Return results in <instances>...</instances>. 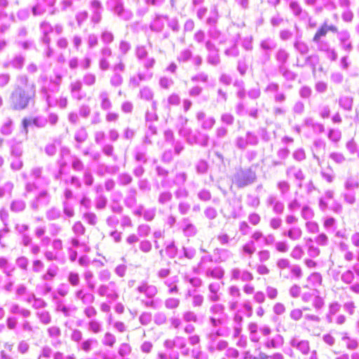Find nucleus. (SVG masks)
<instances>
[{
	"mask_svg": "<svg viewBox=\"0 0 359 359\" xmlns=\"http://www.w3.org/2000/svg\"><path fill=\"white\" fill-rule=\"evenodd\" d=\"M188 175L184 171L177 172L172 180V184L177 187L184 186L187 180Z\"/></svg>",
	"mask_w": 359,
	"mask_h": 359,
	"instance_id": "37998d69",
	"label": "nucleus"
},
{
	"mask_svg": "<svg viewBox=\"0 0 359 359\" xmlns=\"http://www.w3.org/2000/svg\"><path fill=\"white\" fill-rule=\"evenodd\" d=\"M135 52V56L139 61H142L148 57L149 53L144 46H137Z\"/></svg>",
	"mask_w": 359,
	"mask_h": 359,
	"instance_id": "0e129e2a",
	"label": "nucleus"
},
{
	"mask_svg": "<svg viewBox=\"0 0 359 359\" xmlns=\"http://www.w3.org/2000/svg\"><path fill=\"white\" fill-rule=\"evenodd\" d=\"M177 278L173 276L164 280V284L168 287V293L170 294H177L179 292V288L177 285Z\"/></svg>",
	"mask_w": 359,
	"mask_h": 359,
	"instance_id": "ea45409f",
	"label": "nucleus"
},
{
	"mask_svg": "<svg viewBox=\"0 0 359 359\" xmlns=\"http://www.w3.org/2000/svg\"><path fill=\"white\" fill-rule=\"evenodd\" d=\"M284 344V339L280 334H276L272 338H267L264 342V346L266 348H279Z\"/></svg>",
	"mask_w": 359,
	"mask_h": 359,
	"instance_id": "a878e982",
	"label": "nucleus"
},
{
	"mask_svg": "<svg viewBox=\"0 0 359 359\" xmlns=\"http://www.w3.org/2000/svg\"><path fill=\"white\" fill-rule=\"evenodd\" d=\"M257 180V175L251 168L238 169L232 177L233 183L239 189L253 184Z\"/></svg>",
	"mask_w": 359,
	"mask_h": 359,
	"instance_id": "39448f33",
	"label": "nucleus"
},
{
	"mask_svg": "<svg viewBox=\"0 0 359 359\" xmlns=\"http://www.w3.org/2000/svg\"><path fill=\"white\" fill-rule=\"evenodd\" d=\"M51 246L52 250H47L43 253L46 259L48 262L55 261L58 264H64L66 262V258L62 252L63 245L62 240L60 238L53 239L51 242Z\"/></svg>",
	"mask_w": 359,
	"mask_h": 359,
	"instance_id": "423d86ee",
	"label": "nucleus"
},
{
	"mask_svg": "<svg viewBox=\"0 0 359 359\" xmlns=\"http://www.w3.org/2000/svg\"><path fill=\"white\" fill-rule=\"evenodd\" d=\"M294 47L301 55H306L309 50L308 45L300 40L295 41Z\"/></svg>",
	"mask_w": 359,
	"mask_h": 359,
	"instance_id": "338daca9",
	"label": "nucleus"
},
{
	"mask_svg": "<svg viewBox=\"0 0 359 359\" xmlns=\"http://www.w3.org/2000/svg\"><path fill=\"white\" fill-rule=\"evenodd\" d=\"M100 102V107L104 111H108L111 109L112 103L109 99V95L106 90H102L98 95Z\"/></svg>",
	"mask_w": 359,
	"mask_h": 359,
	"instance_id": "7c9ffc66",
	"label": "nucleus"
},
{
	"mask_svg": "<svg viewBox=\"0 0 359 359\" xmlns=\"http://www.w3.org/2000/svg\"><path fill=\"white\" fill-rule=\"evenodd\" d=\"M27 204L24 200L22 199H15L11 201L10 205V210L13 212H21L24 211L26 208Z\"/></svg>",
	"mask_w": 359,
	"mask_h": 359,
	"instance_id": "4c0bfd02",
	"label": "nucleus"
},
{
	"mask_svg": "<svg viewBox=\"0 0 359 359\" xmlns=\"http://www.w3.org/2000/svg\"><path fill=\"white\" fill-rule=\"evenodd\" d=\"M341 107L347 111H351L353 106V98L348 96H342L339 100Z\"/></svg>",
	"mask_w": 359,
	"mask_h": 359,
	"instance_id": "4d7b16f0",
	"label": "nucleus"
},
{
	"mask_svg": "<svg viewBox=\"0 0 359 359\" xmlns=\"http://www.w3.org/2000/svg\"><path fill=\"white\" fill-rule=\"evenodd\" d=\"M137 191L135 188H130L127 191V195L124 199L125 205L128 208H133L137 203Z\"/></svg>",
	"mask_w": 359,
	"mask_h": 359,
	"instance_id": "473e14b6",
	"label": "nucleus"
},
{
	"mask_svg": "<svg viewBox=\"0 0 359 359\" xmlns=\"http://www.w3.org/2000/svg\"><path fill=\"white\" fill-rule=\"evenodd\" d=\"M212 262V257L210 255L202 256L194 271L197 274H203L207 278L222 279L224 275V271L221 266H209L208 264Z\"/></svg>",
	"mask_w": 359,
	"mask_h": 359,
	"instance_id": "f03ea898",
	"label": "nucleus"
},
{
	"mask_svg": "<svg viewBox=\"0 0 359 359\" xmlns=\"http://www.w3.org/2000/svg\"><path fill=\"white\" fill-rule=\"evenodd\" d=\"M117 182L120 186H128L132 183L133 177L127 172H122L118 175Z\"/></svg>",
	"mask_w": 359,
	"mask_h": 359,
	"instance_id": "3c124183",
	"label": "nucleus"
},
{
	"mask_svg": "<svg viewBox=\"0 0 359 359\" xmlns=\"http://www.w3.org/2000/svg\"><path fill=\"white\" fill-rule=\"evenodd\" d=\"M88 138V133L85 128L81 127L79 128L74 134V140L77 142L76 147L80 148V144L84 142Z\"/></svg>",
	"mask_w": 359,
	"mask_h": 359,
	"instance_id": "58836bf2",
	"label": "nucleus"
},
{
	"mask_svg": "<svg viewBox=\"0 0 359 359\" xmlns=\"http://www.w3.org/2000/svg\"><path fill=\"white\" fill-rule=\"evenodd\" d=\"M277 42L273 38L266 37L259 42V48L264 52V62L269 61L271 53L277 48Z\"/></svg>",
	"mask_w": 359,
	"mask_h": 359,
	"instance_id": "9d476101",
	"label": "nucleus"
},
{
	"mask_svg": "<svg viewBox=\"0 0 359 359\" xmlns=\"http://www.w3.org/2000/svg\"><path fill=\"white\" fill-rule=\"evenodd\" d=\"M90 8L91 11L90 21L94 25L98 24L102 20V13L103 8L99 0H91L90 1Z\"/></svg>",
	"mask_w": 359,
	"mask_h": 359,
	"instance_id": "4468645a",
	"label": "nucleus"
},
{
	"mask_svg": "<svg viewBox=\"0 0 359 359\" xmlns=\"http://www.w3.org/2000/svg\"><path fill=\"white\" fill-rule=\"evenodd\" d=\"M53 299L55 306V311L62 313L65 317H69L76 311L75 306L66 305L65 301L57 295H53Z\"/></svg>",
	"mask_w": 359,
	"mask_h": 359,
	"instance_id": "f8f14e48",
	"label": "nucleus"
},
{
	"mask_svg": "<svg viewBox=\"0 0 359 359\" xmlns=\"http://www.w3.org/2000/svg\"><path fill=\"white\" fill-rule=\"evenodd\" d=\"M205 47L208 51L206 57L207 62L210 65L215 67L217 66L220 63V57L218 48L210 40H207L205 42Z\"/></svg>",
	"mask_w": 359,
	"mask_h": 359,
	"instance_id": "1a4fd4ad",
	"label": "nucleus"
},
{
	"mask_svg": "<svg viewBox=\"0 0 359 359\" xmlns=\"http://www.w3.org/2000/svg\"><path fill=\"white\" fill-rule=\"evenodd\" d=\"M173 195L170 191H161L158 196V203L161 205H168L172 200Z\"/></svg>",
	"mask_w": 359,
	"mask_h": 359,
	"instance_id": "79ce46f5",
	"label": "nucleus"
},
{
	"mask_svg": "<svg viewBox=\"0 0 359 359\" xmlns=\"http://www.w3.org/2000/svg\"><path fill=\"white\" fill-rule=\"evenodd\" d=\"M50 200V196L48 191H41L36 198L31 201L30 207L34 210H38L40 207L48 205Z\"/></svg>",
	"mask_w": 359,
	"mask_h": 359,
	"instance_id": "ddd939ff",
	"label": "nucleus"
},
{
	"mask_svg": "<svg viewBox=\"0 0 359 359\" xmlns=\"http://www.w3.org/2000/svg\"><path fill=\"white\" fill-rule=\"evenodd\" d=\"M219 19L218 9L216 6L211 8L209 17L206 20V25L210 27H217V23Z\"/></svg>",
	"mask_w": 359,
	"mask_h": 359,
	"instance_id": "e433bc0d",
	"label": "nucleus"
},
{
	"mask_svg": "<svg viewBox=\"0 0 359 359\" xmlns=\"http://www.w3.org/2000/svg\"><path fill=\"white\" fill-rule=\"evenodd\" d=\"M179 135L190 145L198 144L203 147L208 146L209 135L200 130L193 131L190 128H182L179 130Z\"/></svg>",
	"mask_w": 359,
	"mask_h": 359,
	"instance_id": "20e7f679",
	"label": "nucleus"
},
{
	"mask_svg": "<svg viewBox=\"0 0 359 359\" xmlns=\"http://www.w3.org/2000/svg\"><path fill=\"white\" fill-rule=\"evenodd\" d=\"M168 16L156 13L150 22L149 28L152 32H161L165 27V23L168 21Z\"/></svg>",
	"mask_w": 359,
	"mask_h": 359,
	"instance_id": "dca6fc26",
	"label": "nucleus"
},
{
	"mask_svg": "<svg viewBox=\"0 0 359 359\" xmlns=\"http://www.w3.org/2000/svg\"><path fill=\"white\" fill-rule=\"evenodd\" d=\"M0 270L7 278H10L13 276V273L15 270V266L8 260V259L5 257L0 256Z\"/></svg>",
	"mask_w": 359,
	"mask_h": 359,
	"instance_id": "393cba45",
	"label": "nucleus"
},
{
	"mask_svg": "<svg viewBox=\"0 0 359 359\" xmlns=\"http://www.w3.org/2000/svg\"><path fill=\"white\" fill-rule=\"evenodd\" d=\"M359 188V182L353 177H348L344 182V189L354 191Z\"/></svg>",
	"mask_w": 359,
	"mask_h": 359,
	"instance_id": "8fccbe9b",
	"label": "nucleus"
},
{
	"mask_svg": "<svg viewBox=\"0 0 359 359\" xmlns=\"http://www.w3.org/2000/svg\"><path fill=\"white\" fill-rule=\"evenodd\" d=\"M87 329L93 334H98L102 331V324L99 320L93 318L87 323Z\"/></svg>",
	"mask_w": 359,
	"mask_h": 359,
	"instance_id": "a19ab883",
	"label": "nucleus"
},
{
	"mask_svg": "<svg viewBox=\"0 0 359 359\" xmlns=\"http://www.w3.org/2000/svg\"><path fill=\"white\" fill-rule=\"evenodd\" d=\"M341 340L346 343V348L348 350H355L358 347V342L356 339H352L347 335V333H344Z\"/></svg>",
	"mask_w": 359,
	"mask_h": 359,
	"instance_id": "de8ad7c7",
	"label": "nucleus"
},
{
	"mask_svg": "<svg viewBox=\"0 0 359 359\" xmlns=\"http://www.w3.org/2000/svg\"><path fill=\"white\" fill-rule=\"evenodd\" d=\"M156 107H157L156 102V101H153L152 103H151L152 111H147L146 115H145V119H146L147 124L151 123L152 121L157 120L158 116H157V114L156 113Z\"/></svg>",
	"mask_w": 359,
	"mask_h": 359,
	"instance_id": "864d4df0",
	"label": "nucleus"
},
{
	"mask_svg": "<svg viewBox=\"0 0 359 359\" xmlns=\"http://www.w3.org/2000/svg\"><path fill=\"white\" fill-rule=\"evenodd\" d=\"M69 90L72 98L81 101L86 97V93L83 91V84L79 80L72 82L69 85Z\"/></svg>",
	"mask_w": 359,
	"mask_h": 359,
	"instance_id": "aec40b11",
	"label": "nucleus"
},
{
	"mask_svg": "<svg viewBox=\"0 0 359 359\" xmlns=\"http://www.w3.org/2000/svg\"><path fill=\"white\" fill-rule=\"evenodd\" d=\"M97 292L99 296L105 297L110 301H116L119 297L117 285L114 281H111L108 284L100 285Z\"/></svg>",
	"mask_w": 359,
	"mask_h": 359,
	"instance_id": "6e6552de",
	"label": "nucleus"
},
{
	"mask_svg": "<svg viewBox=\"0 0 359 359\" xmlns=\"http://www.w3.org/2000/svg\"><path fill=\"white\" fill-rule=\"evenodd\" d=\"M192 51L188 48L182 50L177 56V60L180 62H187L191 60L192 57Z\"/></svg>",
	"mask_w": 359,
	"mask_h": 359,
	"instance_id": "e2e57ef3",
	"label": "nucleus"
},
{
	"mask_svg": "<svg viewBox=\"0 0 359 359\" xmlns=\"http://www.w3.org/2000/svg\"><path fill=\"white\" fill-rule=\"evenodd\" d=\"M72 229L74 236L79 238L84 235L86 232V228L81 222H75Z\"/></svg>",
	"mask_w": 359,
	"mask_h": 359,
	"instance_id": "774afa93",
	"label": "nucleus"
},
{
	"mask_svg": "<svg viewBox=\"0 0 359 359\" xmlns=\"http://www.w3.org/2000/svg\"><path fill=\"white\" fill-rule=\"evenodd\" d=\"M290 8L295 17L302 20H306L309 17L308 13L302 9L301 5L296 1H291L289 4Z\"/></svg>",
	"mask_w": 359,
	"mask_h": 359,
	"instance_id": "bb28decb",
	"label": "nucleus"
},
{
	"mask_svg": "<svg viewBox=\"0 0 359 359\" xmlns=\"http://www.w3.org/2000/svg\"><path fill=\"white\" fill-rule=\"evenodd\" d=\"M211 344L209 346L208 350L210 353H214L216 351H222L227 348L228 342L224 340L215 341V339L211 340Z\"/></svg>",
	"mask_w": 359,
	"mask_h": 359,
	"instance_id": "c9c22d12",
	"label": "nucleus"
},
{
	"mask_svg": "<svg viewBox=\"0 0 359 359\" xmlns=\"http://www.w3.org/2000/svg\"><path fill=\"white\" fill-rule=\"evenodd\" d=\"M139 293L144 294L148 299H154L158 293L157 287L154 285H150L148 282L143 280L136 288Z\"/></svg>",
	"mask_w": 359,
	"mask_h": 359,
	"instance_id": "6ab92c4d",
	"label": "nucleus"
},
{
	"mask_svg": "<svg viewBox=\"0 0 359 359\" xmlns=\"http://www.w3.org/2000/svg\"><path fill=\"white\" fill-rule=\"evenodd\" d=\"M39 83L41 85L40 93L46 100L48 107H53L51 97L49 93H57L60 89V78L58 80L49 79L46 75H41L39 78Z\"/></svg>",
	"mask_w": 359,
	"mask_h": 359,
	"instance_id": "7ed1b4c3",
	"label": "nucleus"
},
{
	"mask_svg": "<svg viewBox=\"0 0 359 359\" xmlns=\"http://www.w3.org/2000/svg\"><path fill=\"white\" fill-rule=\"evenodd\" d=\"M36 96V86L34 83L25 89L20 85H17L11 92L8 103L10 107L16 111L27 109L31 102H33Z\"/></svg>",
	"mask_w": 359,
	"mask_h": 359,
	"instance_id": "f257e3e1",
	"label": "nucleus"
},
{
	"mask_svg": "<svg viewBox=\"0 0 359 359\" xmlns=\"http://www.w3.org/2000/svg\"><path fill=\"white\" fill-rule=\"evenodd\" d=\"M112 55V50L108 46H103L100 50L99 67L102 71L110 68L109 57Z\"/></svg>",
	"mask_w": 359,
	"mask_h": 359,
	"instance_id": "f3484780",
	"label": "nucleus"
},
{
	"mask_svg": "<svg viewBox=\"0 0 359 359\" xmlns=\"http://www.w3.org/2000/svg\"><path fill=\"white\" fill-rule=\"evenodd\" d=\"M344 201L348 205H353L356 202L355 191L344 189L341 194Z\"/></svg>",
	"mask_w": 359,
	"mask_h": 359,
	"instance_id": "49530a36",
	"label": "nucleus"
},
{
	"mask_svg": "<svg viewBox=\"0 0 359 359\" xmlns=\"http://www.w3.org/2000/svg\"><path fill=\"white\" fill-rule=\"evenodd\" d=\"M107 8L121 20L128 21L133 16V12L126 8L122 0H107Z\"/></svg>",
	"mask_w": 359,
	"mask_h": 359,
	"instance_id": "0eeeda50",
	"label": "nucleus"
},
{
	"mask_svg": "<svg viewBox=\"0 0 359 359\" xmlns=\"http://www.w3.org/2000/svg\"><path fill=\"white\" fill-rule=\"evenodd\" d=\"M25 57L21 54H17L4 67H11L15 69L20 70L24 67Z\"/></svg>",
	"mask_w": 359,
	"mask_h": 359,
	"instance_id": "c85d7f7f",
	"label": "nucleus"
},
{
	"mask_svg": "<svg viewBox=\"0 0 359 359\" xmlns=\"http://www.w3.org/2000/svg\"><path fill=\"white\" fill-rule=\"evenodd\" d=\"M48 123V119L43 116H37L32 119L24 118L22 121L23 128L27 133V128L33 124L39 128H45Z\"/></svg>",
	"mask_w": 359,
	"mask_h": 359,
	"instance_id": "412c9836",
	"label": "nucleus"
},
{
	"mask_svg": "<svg viewBox=\"0 0 359 359\" xmlns=\"http://www.w3.org/2000/svg\"><path fill=\"white\" fill-rule=\"evenodd\" d=\"M47 8L48 7L46 4L44 5L39 2L32 8V14L34 16L42 15L48 12Z\"/></svg>",
	"mask_w": 359,
	"mask_h": 359,
	"instance_id": "680f3d73",
	"label": "nucleus"
},
{
	"mask_svg": "<svg viewBox=\"0 0 359 359\" xmlns=\"http://www.w3.org/2000/svg\"><path fill=\"white\" fill-rule=\"evenodd\" d=\"M337 38L339 41V46L343 50L347 53H349L353 50V46L351 39V34L347 29L341 30L337 33Z\"/></svg>",
	"mask_w": 359,
	"mask_h": 359,
	"instance_id": "9b49d317",
	"label": "nucleus"
},
{
	"mask_svg": "<svg viewBox=\"0 0 359 359\" xmlns=\"http://www.w3.org/2000/svg\"><path fill=\"white\" fill-rule=\"evenodd\" d=\"M36 316L42 324L48 325L51 323V315L50 312L46 310L37 311Z\"/></svg>",
	"mask_w": 359,
	"mask_h": 359,
	"instance_id": "c03bdc74",
	"label": "nucleus"
},
{
	"mask_svg": "<svg viewBox=\"0 0 359 359\" xmlns=\"http://www.w3.org/2000/svg\"><path fill=\"white\" fill-rule=\"evenodd\" d=\"M67 279L68 283L73 287L78 286L81 282L79 274L75 271L69 272Z\"/></svg>",
	"mask_w": 359,
	"mask_h": 359,
	"instance_id": "bf43d9fd",
	"label": "nucleus"
},
{
	"mask_svg": "<svg viewBox=\"0 0 359 359\" xmlns=\"http://www.w3.org/2000/svg\"><path fill=\"white\" fill-rule=\"evenodd\" d=\"M139 96L141 99L146 101H154V93L152 90L147 86L143 87L140 89Z\"/></svg>",
	"mask_w": 359,
	"mask_h": 359,
	"instance_id": "603ef678",
	"label": "nucleus"
},
{
	"mask_svg": "<svg viewBox=\"0 0 359 359\" xmlns=\"http://www.w3.org/2000/svg\"><path fill=\"white\" fill-rule=\"evenodd\" d=\"M209 40L217 41L219 43H224L226 41V38L217 27H210L208 30Z\"/></svg>",
	"mask_w": 359,
	"mask_h": 359,
	"instance_id": "cd10ccee",
	"label": "nucleus"
},
{
	"mask_svg": "<svg viewBox=\"0 0 359 359\" xmlns=\"http://www.w3.org/2000/svg\"><path fill=\"white\" fill-rule=\"evenodd\" d=\"M71 165L72 169L76 172H81L84 169L83 161L75 155L71 156Z\"/></svg>",
	"mask_w": 359,
	"mask_h": 359,
	"instance_id": "6e6d98bb",
	"label": "nucleus"
},
{
	"mask_svg": "<svg viewBox=\"0 0 359 359\" xmlns=\"http://www.w3.org/2000/svg\"><path fill=\"white\" fill-rule=\"evenodd\" d=\"M61 216L60 210L56 208H51L46 212V217L50 221L58 219Z\"/></svg>",
	"mask_w": 359,
	"mask_h": 359,
	"instance_id": "13d9d810",
	"label": "nucleus"
},
{
	"mask_svg": "<svg viewBox=\"0 0 359 359\" xmlns=\"http://www.w3.org/2000/svg\"><path fill=\"white\" fill-rule=\"evenodd\" d=\"M13 128V121L11 118H8L1 126L0 132L4 135H9L12 133Z\"/></svg>",
	"mask_w": 359,
	"mask_h": 359,
	"instance_id": "69168bd1",
	"label": "nucleus"
},
{
	"mask_svg": "<svg viewBox=\"0 0 359 359\" xmlns=\"http://www.w3.org/2000/svg\"><path fill=\"white\" fill-rule=\"evenodd\" d=\"M290 57V54L283 48H280L277 50L275 55L276 60L278 62V67H285Z\"/></svg>",
	"mask_w": 359,
	"mask_h": 359,
	"instance_id": "72a5a7b5",
	"label": "nucleus"
},
{
	"mask_svg": "<svg viewBox=\"0 0 359 359\" xmlns=\"http://www.w3.org/2000/svg\"><path fill=\"white\" fill-rule=\"evenodd\" d=\"M278 72L287 81H294L297 76V74L287 68L286 66L278 67Z\"/></svg>",
	"mask_w": 359,
	"mask_h": 359,
	"instance_id": "a18cd8bd",
	"label": "nucleus"
},
{
	"mask_svg": "<svg viewBox=\"0 0 359 359\" xmlns=\"http://www.w3.org/2000/svg\"><path fill=\"white\" fill-rule=\"evenodd\" d=\"M196 118L201 128L205 130H211L216 122L214 117L207 116L203 111H198L196 114Z\"/></svg>",
	"mask_w": 359,
	"mask_h": 359,
	"instance_id": "2eb2a0df",
	"label": "nucleus"
},
{
	"mask_svg": "<svg viewBox=\"0 0 359 359\" xmlns=\"http://www.w3.org/2000/svg\"><path fill=\"white\" fill-rule=\"evenodd\" d=\"M290 344L292 347L295 348L304 355L309 354L310 351L309 342L307 340L294 337L290 340Z\"/></svg>",
	"mask_w": 359,
	"mask_h": 359,
	"instance_id": "b1692460",
	"label": "nucleus"
},
{
	"mask_svg": "<svg viewBox=\"0 0 359 359\" xmlns=\"http://www.w3.org/2000/svg\"><path fill=\"white\" fill-rule=\"evenodd\" d=\"M302 233L303 232L300 227L293 226L287 231H283L282 235L288 237L292 241H297L302 238Z\"/></svg>",
	"mask_w": 359,
	"mask_h": 359,
	"instance_id": "c756f323",
	"label": "nucleus"
},
{
	"mask_svg": "<svg viewBox=\"0 0 359 359\" xmlns=\"http://www.w3.org/2000/svg\"><path fill=\"white\" fill-rule=\"evenodd\" d=\"M215 257V262L222 263L225 262L233 258V252L226 248H217L213 251Z\"/></svg>",
	"mask_w": 359,
	"mask_h": 359,
	"instance_id": "5701e85b",
	"label": "nucleus"
},
{
	"mask_svg": "<svg viewBox=\"0 0 359 359\" xmlns=\"http://www.w3.org/2000/svg\"><path fill=\"white\" fill-rule=\"evenodd\" d=\"M182 320L185 323H198V318L192 311H186L182 313Z\"/></svg>",
	"mask_w": 359,
	"mask_h": 359,
	"instance_id": "052dcab7",
	"label": "nucleus"
},
{
	"mask_svg": "<svg viewBox=\"0 0 359 359\" xmlns=\"http://www.w3.org/2000/svg\"><path fill=\"white\" fill-rule=\"evenodd\" d=\"M208 290L210 294L208 296V299L213 302L219 300V296L217 294L218 291L220 290V283L217 282H213L209 284Z\"/></svg>",
	"mask_w": 359,
	"mask_h": 359,
	"instance_id": "f704fd0d",
	"label": "nucleus"
},
{
	"mask_svg": "<svg viewBox=\"0 0 359 359\" xmlns=\"http://www.w3.org/2000/svg\"><path fill=\"white\" fill-rule=\"evenodd\" d=\"M328 139L333 143H338L341 138V132L339 129L330 128L327 133Z\"/></svg>",
	"mask_w": 359,
	"mask_h": 359,
	"instance_id": "5fc2aeb1",
	"label": "nucleus"
},
{
	"mask_svg": "<svg viewBox=\"0 0 359 359\" xmlns=\"http://www.w3.org/2000/svg\"><path fill=\"white\" fill-rule=\"evenodd\" d=\"M266 204L272 208L274 213L281 215L285 209L284 203L275 194H269L266 199Z\"/></svg>",
	"mask_w": 359,
	"mask_h": 359,
	"instance_id": "a211bd4d",
	"label": "nucleus"
},
{
	"mask_svg": "<svg viewBox=\"0 0 359 359\" xmlns=\"http://www.w3.org/2000/svg\"><path fill=\"white\" fill-rule=\"evenodd\" d=\"M180 228L186 237H194L197 234L196 226L191 222L189 218L184 217L180 222Z\"/></svg>",
	"mask_w": 359,
	"mask_h": 359,
	"instance_id": "4be33fe9",
	"label": "nucleus"
},
{
	"mask_svg": "<svg viewBox=\"0 0 359 359\" xmlns=\"http://www.w3.org/2000/svg\"><path fill=\"white\" fill-rule=\"evenodd\" d=\"M318 63H319L318 55L316 54H313V55H309L308 57H306L304 65H300L297 64V65L299 67H304L305 65H309L310 67H311L313 70L315 71L316 67Z\"/></svg>",
	"mask_w": 359,
	"mask_h": 359,
	"instance_id": "09e8293b",
	"label": "nucleus"
},
{
	"mask_svg": "<svg viewBox=\"0 0 359 359\" xmlns=\"http://www.w3.org/2000/svg\"><path fill=\"white\" fill-rule=\"evenodd\" d=\"M286 175L288 177H294L299 182H302L305 177L302 169L295 166H290L287 168L286 170Z\"/></svg>",
	"mask_w": 359,
	"mask_h": 359,
	"instance_id": "2f4dec72",
	"label": "nucleus"
}]
</instances>
